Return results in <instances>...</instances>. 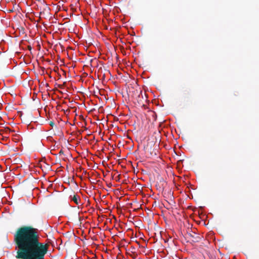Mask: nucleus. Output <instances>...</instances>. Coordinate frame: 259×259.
<instances>
[{
    "mask_svg": "<svg viewBox=\"0 0 259 259\" xmlns=\"http://www.w3.org/2000/svg\"><path fill=\"white\" fill-rule=\"evenodd\" d=\"M16 259H44L48 245L39 242L38 230L31 226H22L14 234Z\"/></svg>",
    "mask_w": 259,
    "mask_h": 259,
    "instance_id": "1",
    "label": "nucleus"
},
{
    "mask_svg": "<svg viewBox=\"0 0 259 259\" xmlns=\"http://www.w3.org/2000/svg\"><path fill=\"white\" fill-rule=\"evenodd\" d=\"M133 99L131 101V98H127L128 102H132L134 104V106L138 107H141L146 108L147 107V104L149 102L147 98H132Z\"/></svg>",
    "mask_w": 259,
    "mask_h": 259,
    "instance_id": "2",
    "label": "nucleus"
},
{
    "mask_svg": "<svg viewBox=\"0 0 259 259\" xmlns=\"http://www.w3.org/2000/svg\"><path fill=\"white\" fill-rule=\"evenodd\" d=\"M50 10V9L49 8V7L47 5H45L44 8H43V10L39 13V15L49 14Z\"/></svg>",
    "mask_w": 259,
    "mask_h": 259,
    "instance_id": "3",
    "label": "nucleus"
},
{
    "mask_svg": "<svg viewBox=\"0 0 259 259\" xmlns=\"http://www.w3.org/2000/svg\"><path fill=\"white\" fill-rule=\"evenodd\" d=\"M32 101L35 102L34 103L31 104L32 106L38 107L40 105V100L39 98H37V100H36V98H32Z\"/></svg>",
    "mask_w": 259,
    "mask_h": 259,
    "instance_id": "4",
    "label": "nucleus"
},
{
    "mask_svg": "<svg viewBox=\"0 0 259 259\" xmlns=\"http://www.w3.org/2000/svg\"><path fill=\"white\" fill-rule=\"evenodd\" d=\"M191 237L193 238L192 241L193 242H198L200 239V237L198 236L195 237L194 235L191 234H189Z\"/></svg>",
    "mask_w": 259,
    "mask_h": 259,
    "instance_id": "5",
    "label": "nucleus"
},
{
    "mask_svg": "<svg viewBox=\"0 0 259 259\" xmlns=\"http://www.w3.org/2000/svg\"><path fill=\"white\" fill-rule=\"evenodd\" d=\"M78 199H80L79 197L76 195H74L73 198H72V200L76 204H78Z\"/></svg>",
    "mask_w": 259,
    "mask_h": 259,
    "instance_id": "6",
    "label": "nucleus"
},
{
    "mask_svg": "<svg viewBox=\"0 0 259 259\" xmlns=\"http://www.w3.org/2000/svg\"><path fill=\"white\" fill-rule=\"evenodd\" d=\"M140 96H141V97H143L144 96L148 97L149 95L147 94L145 91H144V93H143L142 91H140V95H138V97H140Z\"/></svg>",
    "mask_w": 259,
    "mask_h": 259,
    "instance_id": "7",
    "label": "nucleus"
},
{
    "mask_svg": "<svg viewBox=\"0 0 259 259\" xmlns=\"http://www.w3.org/2000/svg\"><path fill=\"white\" fill-rule=\"evenodd\" d=\"M12 108V105L9 103L8 105L6 107V109H8V110H11V109Z\"/></svg>",
    "mask_w": 259,
    "mask_h": 259,
    "instance_id": "8",
    "label": "nucleus"
},
{
    "mask_svg": "<svg viewBox=\"0 0 259 259\" xmlns=\"http://www.w3.org/2000/svg\"><path fill=\"white\" fill-rule=\"evenodd\" d=\"M5 130H6V132L7 133H10L11 132H13V131H12L11 130H10V128H9V127H7L5 128Z\"/></svg>",
    "mask_w": 259,
    "mask_h": 259,
    "instance_id": "9",
    "label": "nucleus"
},
{
    "mask_svg": "<svg viewBox=\"0 0 259 259\" xmlns=\"http://www.w3.org/2000/svg\"><path fill=\"white\" fill-rule=\"evenodd\" d=\"M86 98H84V99H85ZM87 99H89V101L91 102H92V104L94 105H97V103H95L93 102V100H91V98H87Z\"/></svg>",
    "mask_w": 259,
    "mask_h": 259,
    "instance_id": "10",
    "label": "nucleus"
},
{
    "mask_svg": "<svg viewBox=\"0 0 259 259\" xmlns=\"http://www.w3.org/2000/svg\"><path fill=\"white\" fill-rule=\"evenodd\" d=\"M44 163L45 165L44 166H46L47 168H48V169L50 168V166L49 164H48L46 163L45 162H44Z\"/></svg>",
    "mask_w": 259,
    "mask_h": 259,
    "instance_id": "11",
    "label": "nucleus"
},
{
    "mask_svg": "<svg viewBox=\"0 0 259 259\" xmlns=\"http://www.w3.org/2000/svg\"><path fill=\"white\" fill-rule=\"evenodd\" d=\"M49 124H50L52 127H53V126L54 125V124H54V122H53V121H50V122H49Z\"/></svg>",
    "mask_w": 259,
    "mask_h": 259,
    "instance_id": "12",
    "label": "nucleus"
},
{
    "mask_svg": "<svg viewBox=\"0 0 259 259\" xmlns=\"http://www.w3.org/2000/svg\"><path fill=\"white\" fill-rule=\"evenodd\" d=\"M31 49H32V48H31V47L30 46H28V49L29 50H30H30H31Z\"/></svg>",
    "mask_w": 259,
    "mask_h": 259,
    "instance_id": "13",
    "label": "nucleus"
},
{
    "mask_svg": "<svg viewBox=\"0 0 259 259\" xmlns=\"http://www.w3.org/2000/svg\"><path fill=\"white\" fill-rule=\"evenodd\" d=\"M69 111L68 110H66V111L65 113H66V112H68Z\"/></svg>",
    "mask_w": 259,
    "mask_h": 259,
    "instance_id": "14",
    "label": "nucleus"
},
{
    "mask_svg": "<svg viewBox=\"0 0 259 259\" xmlns=\"http://www.w3.org/2000/svg\"><path fill=\"white\" fill-rule=\"evenodd\" d=\"M63 153L62 151V150H61V151H60V153Z\"/></svg>",
    "mask_w": 259,
    "mask_h": 259,
    "instance_id": "15",
    "label": "nucleus"
},
{
    "mask_svg": "<svg viewBox=\"0 0 259 259\" xmlns=\"http://www.w3.org/2000/svg\"><path fill=\"white\" fill-rule=\"evenodd\" d=\"M42 166V164H40V167H41Z\"/></svg>",
    "mask_w": 259,
    "mask_h": 259,
    "instance_id": "16",
    "label": "nucleus"
}]
</instances>
